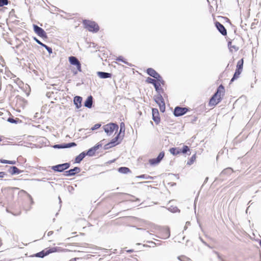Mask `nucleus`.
Wrapping results in <instances>:
<instances>
[{
	"label": "nucleus",
	"mask_w": 261,
	"mask_h": 261,
	"mask_svg": "<svg viewBox=\"0 0 261 261\" xmlns=\"http://www.w3.org/2000/svg\"><path fill=\"white\" fill-rule=\"evenodd\" d=\"M225 94L224 87L221 84L217 88L216 92L210 98L209 101L210 106H215L222 99Z\"/></svg>",
	"instance_id": "f257e3e1"
},
{
	"label": "nucleus",
	"mask_w": 261,
	"mask_h": 261,
	"mask_svg": "<svg viewBox=\"0 0 261 261\" xmlns=\"http://www.w3.org/2000/svg\"><path fill=\"white\" fill-rule=\"evenodd\" d=\"M83 23L89 32L97 33L99 30L98 24L95 21L85 19L83 21Z\"/></svg>",
	"instance_id": "f03ea898"
},
{
	"label": "nucleus",
	"mask_w": 261,
	"mask_h": 261,
	"mask_svg": "<svg viewBox=\"0 0 261 261\" xmlns=\"http://www.w3.org/2000/svg\"><path fill=\"white\" fill-rule=\"evenodd\" d=\"M105 132L108 136L112 134L115 130H117L119 128L118 125L116 123H110L103 126Z\"/></svg>",
	"instance_id": "7ed1b4c3"
},
{
	"label": "nucleus",
	"mask_w": 261,
	"mask_h": 261,
	"mask_svg": "<svg viewBox=\"0 0 261 261\" xmlns=\"http://www.w3.org/2000/svg\"><path fill=\"white\" fill-rule=\"evenodd\" d=\"M70 166L69 163L58 164L51 167V169L55 172H62L64 170L68 169Z\"/></svg>",
	"instance_id": "20e7f679"
},
{
	"label": "nucleus",
	"mask_w": 261,
	"mask_h": 261,
	"mask_svg": "<svg viewBox=\"0 0 261 261\" xmlns=\"http://www.w3.org/2000/svg\"><path fill=\"white\" fill-rule=\"evenodd\" d=\"M189 110L188 108L177 106L174 108L173 114L175 117H179L185 115Z\"/></svg>",
	"instance_id": "39448f33"
},
{
	"label": "nucleus",
	"mask_w": 261,
	"mask_h": 261,
	"mask_svg": "<svg viewBox=\"0 0 261 261\" xmlns=\"http://www.w3.org/2000/svg\"><path fill=\"white\" fill-rule=\"evenodd\" d=\"M68 60L71 65L76 66L78 71H82L81 64L76 57L74 56H70L69 57Z\"/></svg>",
	"instance_id": "423d86ee"
},
{
	"label": "nucleus",
	"mask_w": 261,
	"mask_h": 261,
	"mask_svg": "<svg viewBox=\"0 0 261 261\" xmlns=\"http://www.w3.org/2000/svg\"><path fill=\"white\" fill-rule=\"evenodd\" d=\"M33 29L35 33L39 37L44 39H46L47 38L46 33L42 28L38 27L36 24H33Z\"/></svg>",
	"instance_id": "0eeeda50"
},
{
	"label": "nucleus",
	"mask_w": 261,
	"mask_h": 261,
	"mask_svg": "<svg viewBox=\"0 0 261 261\" xmlns=\"http://www.w3.org/2000/svg\"><path fill=\"white\" fill-rule=\"evenodd\" d=\"M15 103L17 108H24L25 106L26 100L24 98L20 96H17L15 97Z\"/></svg>",
	"instance_id": "6e6552de"
},
{
	"label": "nucleus",
	"mask_w": 261,
	"mask_h": 261,
	"mask_svg": "<svg viewBox=\"0 0 261 261\" xmlns=\"http://www.w3.org/2000/svg\"><path fill=\"white\" fill-rule=\"evenodd\" d=\"M81 168L79 167H75L73 169L66 171L64 175L67 176H72L81 172Z\"/></svg>",
	"instance_id": "1a4fd4ad"
},
{
	"label": "nucleus",
	"mask_w": 261,
	"mask_h": 261,
	"mask_svg": "<svg viewBox=\"0 0 261 261\" xmlns=\"http://www.w3.org/2000/svg\"><path fill=\"white\" fill-rule=\"evenodd\" d=\"M152 115L153 120L156 124H158L160 122L161 119L158 109H152Z\"/></svg>",
	"instance_id": "9d476101"
},
{
	"label": "nucleus",
	"mask_w": 261,
	"mask_h": 261,
	"mask_svg": "<svg viewBox=\"0 0 261 261\" xmlns=\"http://www.w3.org/2000/svg\"><path fill=\"white\" fill-rule=\"evenodd\" d=\"M215 26L219 32L223 35L226 36L227 35V31L224 26L218 21L215 22Z\"/></svg>",
	"instance_id": "9b49d317"
},
{
	"label": "nucleus",
	"mask_w": 261,
	"mask_h": 261,
	"mask_svg": "<svg viewBox=\"0 0 261 261\" xmlns=\"http://www.w3.org/2000/svg\"><path fill=\"white\" fill-rule=\"evenodd\" d=\"M8 172L11 175L19 174L22 172V171L19 170L16 166H10L8 169Z\"/></svg>",
	"instance_id": "f8f14e48"
},
{
	"label": "nucleus",
	"mask_w": 261,
	"mask_h": 261,
	"mask_svg": "<svg viewBox=\"0 0 261 261\" xmlns=\"http://www.w3.org/2000/svg\"><path fill=\"white\" fill-rule=\"evenodd\" d=\"M82 97L80 96H76L74 97L73 102L77 109H79L82 106Z\"/></svg>",
	"instance_id": "ddd939ff"
},
{
	"label": "nucleus",
	"mask_w": 261,
	"mask_h": 261,
	"mask_svg": "<svg viewBox=\"0 0 261 261\" xmlns=\"http://www.w3.org/2000/svg\"><path fill=\"white\" fill-rule=\"evenodd\" d=\"M93 105V97L91 95L89 96L84 102V106L89 109L92 108Z\"/></svg>",
	"instance_id": "4468645a"
},
{
	"label": "nucleus",
	"mask_w": 261,
	"mask_h": 261,
	"mask_svg": "<svg viewBox=\"0 0 261 261\" xmlns=\"http://www.w3.org/2000/svg\"><path fill=\"white\" fill-rule=\"evenodd\" d=\"M97 75L101 79H107L112 77L111 73L102 71L97 72Z\"/></svg>",
	"instance_id": "2eb2a0df"
},
{
	"label": "nucleus",
	"mask_w": 261,
	"mask_h": 261,
	"mask_svg": "<svg viewBox=\"0 0 261 261\" xmlns=\"http://www.w3.org/2000/svg\"><path fill=\"white\" fill-rule=\"evenodd\" d=\"M146 72L149 76L153 77L154 79H155L159 74L152 68H148L146 70Z\"/></svg>",
	"instance_id": "dca6fc26"
},
{
	"label": "nucleus",
	"mask_w": 261,
	"mask_h": 261,
	"mask_svg": "<svg viewBox=\"0 0 261 261\" xmlns=\"http://www.w3.org/2000/svg\"><path fill=\"white\" fill-rule=\"evenodd\" d=\"M154 99L155 102L158 105H159V104H162L163 102H164V98L161 93H159L156 95L154 96Z\"/></svg>",
	"instance_id": "f3484780"
},
{
	"label": "nucleus",
	"mask_w": 261,
	"mask_h": 261,
	"mask_svg": "<svg viewBox=\"0 0 261 261\" xmlns=\"http://www.w3.org/2000/svg\"><path fill=\"white\" fill-rule=\"evenodd\" d=\"M162 233L163 236L162 237L163 239H167L169 238L170 236L169 228L168 227L163 228L162 230Z\"/></svg>",
	"instance_id": "a211bd4d"
},
{
	"label": "nucleus",
	"mask_w": 261,
	"mask_h": 261,
	"mask_svg": "<svg viewBox=\"0 0 261 261\" xmlns=\"http://www.w3.org/2000/svg\"><path fill=\"white\" fill-rule=\"evenodd\" d=\"M86 156L85 152L83 151L79 155L76 156L75 159V163H80Z\"/></svg>",
	"instance_id": "6ab92c4d"
},
{
	"label": "nucleus",
	"mask_w": 261,
	"mask_h": 261,
	"mask_svg": "<svg viewBox=\"0 0 261 261\" xmlns=\"http://www.w3.org/2000/svg\"><path fill=\"white\" fill-rule=\"evenodd\" d=\"M47 255V252L46 250H43L42 251L38 252L37 253L34 254L32 256V257H40L43 258L44 256Z\"/></svg>",
	"instance_id": "aec40b11"
},
{
	"label": "nucleus",
	"mask_w": 261,
	"mask_h": 261,
	"mask_svg": "<svg viewBox=\"0 0 261 261\" xmlns=\"http://www.w3.org/2000/svg\"><path fill=\"white\" fill-rule=\"evenodd\" d=\"M47 252V255H48L50 253L56 252H60L62 251V249L60 247H52L50 248L47 250H46Z\"/></svg>",
	"instance_id": "412c9836"
},
{
	"label": "nucleus",
	"mask_w": 261,
	"mask_h": 261,
	"mask_svg": "<svg viewBox=\"0 0 261 261\" xmlns=\"http://www.w3.org/2000/svg\"><path fill=\"white\" fill-rule=\"evenodd\" d=\"M233 172V169L230 167H228L224 169L220 173V175L222 176L223 175H230Z\"/></svg>",
	"instance_id": "4be33fe9"
},
{
	"label": "nucleus",
	"mask_w": 261,
	"mask_h": 261,
	"mask_svg": "<svg viewBox=\"0 0 261 261\" xmlns=\"http://www.w3.org/2000/svg\"><path fill=\"white\" fill-rule=\"evenodd\" d=\"M155 91L157 92L158 94L160 93L161 92H163L164 90L162 88H160L161 86V83H156L153 85Z\"/></svg>",
	"instance_id": "5701e85b"
},
{
	"label": "nucleus",
	"mask_w": 261,
	"mask_h": 261,
	"mask_svg": "<svg viewBox=\"0 0 261 261\" xmlns=\"http://www.w3.org/2000/svg\"><path fill=\"white\" fill-rule=\"evenodd\" d=\"M169 151L173 155H177L180 153V148L178 147L171 148Z\"/></svg>",
	"instance_id": "b1692460"
},
{
	"label": "nucleus",
	"mask_w": 261,
	"mask_h": 261,
	"mask_svg": "<svg viewBox=\"0 0 261 261\" xmlns=\"http://www.w3.org/2000/svg\"><path fill=\"white\" fill-rule=\"evenodd\" d=\"M119 139V138L118 137V136H116L109 142V144H111V146H115L116 145L120 143V142H118Z\"/></svg>",
	"instance_id": "393cba45"
},
{
	"label": "nucleus",
	"mask_w": 261,
	"mask_h": 261,
	"mask_svg": "<svg viewBox=\"0 0 261 261\" xmlns=\"http://www.w3.org/2000/svg\"><path fill=\"white\" fill-rule=\"evenodd\" d=\"M118 171L121 173L126 174L128 172H131L130 170L126 167H121L118 168Z\"/></svg>",
	"instance_id": "a878e982"
},
{
	"label": "nucleus",
	"mask_w": 261,
	"mask_h": 261,
	"mask_svg": "<svg viewBox=\"0 0 261 261\" xmlns=\"http://www.w3.org/2000/svg\"><path fill=\"white\" fill-rule=\"evenodd\" d=\"M241 72L242 71H241L236 70L235 72L233 75V77H232L230 81V84L232 83L234 80H237L238 78H239Z\"/></svg>",
	"instance_id": "bb28decb"
},
{
	"label": "nucleus",
	"mask_w": 261,
	"mask_h": 261,
	"mask_svg": "<svg viewBox=\"0 0 261 261\" xmlns=\"http://www.w3.org/2000/svg\"><path fill=\"white\" fill-rule=\"evenodd\" d=\"M243 63H244L243 59H242L240 60L237 63V68L236 70L242 71L243 67Z\"/></svg>",
	"instance_id": "cd10ccee"
},
{
	"label": "nucleus",
	"mask_w": 261,
	"mask_h": 261,
	"mask_svg": "<svg viewBox=\"0 0 261 261\" xmlns=\"http://www.w3.org/2000/svg\"><path fill=\"white\" fill-rule=\"evenodd\" d=\"M95 150L94 149L93 147L90 148L86 152H85L86 155H88L89 156H92L94 155Z\"/></svg>",
	"instance_id": "c85d7f7f"
},
{
	"label": "nucleus",
	"mask_w": 261,
	"mask_h": 261,
	"mask_svg": "<svg viewBox=\"0 0 261 261\" xmlns=\"http://www.w3.org/2000/svg\"><path fill=\"white\" fill-rule=\"evenodd\" d=\"M180 153H182L184 154L188 153V152H190V148L187 145H184L181 149L180 148Z\"/></svg>",
	"instance_id": "c756f323"
},
{
	"label": "nucleus",
	"mask_w": 261,
	"mask_h": 261,
	"mask_svg": "<svg viewBox=\"0 0 261 261\" xmlns=\"http://www.w3.org/2000/svg\"><path fill=\"white\" fill-rule=\"evenodd\" d=\"M196 158V154L195 153L193 154L190 158V160L188 161L187 165H191L193 164V163L195 161Z\"/></svg>",
	"instance_id": "7c9ffc66"
},
{
	"label": "nucleus",
	"mask_w": 261,
	"mask_h": 261,
	"mask_svg": "<svg viewBox=\"0 0 261 261\" xmlns=\"http://www.w3.org/2000/svg\"><path fill=\"white\" fill-rule=\"evenodd\" d=\"M157 83H161V85H164L165 84V81L163 80L162 76L160 74L158 75V76L155 78Z\"/></svg>",
	"instance_id": "2f4dec72"
},
{
	"label": "nucleus",
	"mask_w": 261,
	"mask_h": 261,
	"mask_svg": "<svg viewBox=\"0 0 261 261\" xmlns=\"http://www.w3.org/2000/svg\"><path fill=\"white\" fill-rule=\"evenodd\" d=\"M136 177L138 178H142V179H153V177L150 176L148 175H146V174H142V175H141L139 176H136Z\"/></svg>",
	"instance_id": "473e14b6"
},
{
	"label": "nucleus",
	"mask_w": 261,
	"mask_h": 261,
	"mask_svg": "<svg viewBox=\"0 0 261 261\" xmlns=\"http://www.w3.org/2000/svg\"><path fill=\"white\" fill-rule=\"evenodd\" d=\"M116 60L118 61H121L129 66H132V64L130 63H129L128 62L126 61L122 56H119L117 57Z\"/></svg>",
	"instance_id": "72a5a7b5"
},
{
	"label": "nucleus",
	"mask_w": 261,
	"mask_h": 261,
	"mask_svg": "<svg viewBox=\"0 0 261 261\" xmlns=\"http://www.w3.org/2000/svg\"><path fill=\"white\" fill-rule=\"evenodd\" d=\"M149 163L151 165H155L156 164H158L160 163V162L158 161L157 158L154 159H151L149 160Z\"/></svg>",
	"instance_id": "f704fd0d"
},
{
	"label": "nucleus",
	"mask_w": 261,
	"mask_h": 261,
	"mask_svg": "<svg viewBox=\"0 0 261 261\" xmlns=\"http://www.w3.org/2000/svg\"><path fill=\"white\" fill-rule=\"evenodd\" d=\"M228 47L229 48V49H230V51H232V48H233L234 49V50L236 51L238 50L239 49V48L238 47H237L235 45H231V41H229L228 42Z\"/></svg>",
	"instance_id": "c9c22d12"
},
{
	"label": "nucleus",
	"mask_w": 261,
	"mask_h": 261,
	"mask_svg": "<svg viewBox=\"0 0 261 261\" xmlns=\"http://www.w3.org/2000/svg\"><path fill=\"white\" fill-rule=\"evenodd\" d=\"M76 146V144L75 142H70L68 143H64L65 148H70Z\"/></svg>",
	"instance_id": "e433bc0d"
},
{
	"label": "nucleus",
	"mask_w": 261,
	"mask_h": 261,
	"mask_svg": "<svg viewBox=\"0 0 261 261\" xmlns=\"http://www.w3.org/2000/svg\"><path fill=\"white\" fill-rule=\"evenodd\" d=\"M156 80L155 79H152L150 77H148L146 80V82L149 84H152V85L156 83Z\"/></svg>",
	"instance_id": "4c0bfd02"
},
{
	"label": "nucleus",
	"mask_w": 261,
	"mask_h": 261,
	"mask_svg": "<svg viewBox=\"0 0 261 261\" xmlns=\"http://www.w3.org/2000/svg\"><path fill=\"white\" fill-rule=\"evenodd\" d=\"M9 2V0H0V7L7 5Z\"/></svg>",
	"instance_id": "58836bf2"
},
{
	"label": "nucleus",
	"mask_w": 261,
	"mask_h": 261,
	"mask_svg": "<svg viewBox=\"0 0 261 261\" xmlns=\"http://www.w3.org/2000/svg\"><path fill=\"white\" fill-rule=\"evenodd\" d=\"M164 155H165V153H164V151H162L159 153V154L157 156V159L160 162L162 160Z\"/></svg>",
	"instance_id": "ea45409f"
},
{
	"label": "nucleus",
	"mask_w": 261,
	"mask_h": 261,
	"mask_svg": "<svg viewBox=\"0 0 261 261\" xmlns=\"http://www.w3.org/2000/svg\"><path fill=\"white\" fill-rule=\"evenodd\" d=\"M164 155H165V153H164V151H162L159 153V154L157 156V159L160 162L162 160Z\"/></svg>",
	"instance_id": "a19ab883"
},
{
	"label": "nucleus",
	"mask_w": 261,
	"mask_h": 261,
	"mask_svg": "<svg viewBox=\"0 0 261 261\" xmlns=\"http://www.w3.org/2000/svg\"><path fill=\"white\" fill-rule=\"evenodd\" d=\"M160 107V111L162 113H164L165 111V102H163L162 104H159V105Z\"/></svg>",
	"instance_id": "79ce46f5"
},
{
	"label": "nucleus",
	"mask_w": 261,
	"mask_h": 261,
	"mask_svg": "<svg viewBox=\"0 0 261 261\" xmlns=\"http://www.w3.org/2000/svg\"><path fill=\"white\" fill-rule=\"evenodd\" d=\"M125 129V128H120L119 133L117 134V136H118V137L120 138L121 134L122 133V138H123L124 135Z\"/></svg>",
	"instance_id": "37998d69"
},
{
	"label": "nucleus",
	"mask_w": 261,
	"mask_h": 261,
	"mask_svg": "<svg viewBox=\"0 0 261 261\" xmlns=\"http://www.w3.org/2000/svg\"><path fill=\"white\" fill-rule=\"evenodd\" d=\"M64 146V143L61 144H56L53 146V147L54 148H58V149L65 148V146Z\"/></svg>",
	"instance_id": "c03bdc74"
},
{
	"label": "nucleus",
	"mask_w": 261,
	"mask_h": 261,
	"mask_svg": "<svg viewBox=\"0 0 261 261\" xmlns=\"http://www.w3.org/2000/svg\"><path fill=\"white\" fill-rule=\"evenodd\" d=\"M7 120L9 122L11 123H17V120L12 117H9Z\"/></svg>",
	"instance_id": "a18cd8bd"
},
{
	"label": "nucleus",
	"mask_w": 261,
	"mask_h": 261,
	"mask_svg": "<svg viewBox=\"0 0 261 261\" xmlns=\"http://www.w3.org/2000/svg\"><path fill=\"white\" fill-rule=\"evenodd\" d=\"M169 210L172 213H175L177 212H179V210L177 207H173L172 208H169Z\"/></svg>",
	"instance_id": "49530a36"
},
{
	"label": "nucleus",
	"mask_w": 261,
	"mask_h": 261,
	"mask_svg": "<svg viewBox=\"0 0 261 261\" xmlns=\"http://www.w3.org/2000/svg\"><path fill=\"white\" fill-rule=\"evenodd\" d=\"M177 258L178 260L181 261H186V259H188L184 255L179 256L177 257Z\"/></svg>",
	"instance_id": "de8ad7c7"
},
{
	"label": "nucleus",
	"mask_w": 261,
	"mask_h": 261,
	"mask_svg": "<svg viewBox=\"0 0 261 261\" xmlns=\"http://www.w3.org/2000/svg\"><path fill=\"white\" fill-rule=\"evenodd\" d=\"M101 126V124H99V123H97L96 124H95L92 128H91V129L92 130H96L98 128H99Z\"/></svg>",
	"instance_id": "09e8293b"
},
{
	"label": "nucleus",
	"mask_w": 261,
	"mask_h": 261,
	"mask_svg": "<svg viewBox=\"0 0 261 261\" xmlns=\"http://www.w3.org/2000/svg\"><path fill=\"white\" fill-rule=\"evenodd\" d=\"M45 48L46 49V50L48 51V53H49V54H51L52 53H53V50H52V48L51 47H50L49 46H46L45 47Z\"/></svg>",
	"instance_id": "8fccbe9b"
},
{
	"label": "nucleus",
	"mask_w": 261,
	"mask_h": 261,
	"mask_svg": "<svg viewBox=\"0 0 261 261\" xmlns=\"http://www.w3.org/2000/svg\"><path fill=\"white\" fill-rule=\"evenodd\" d=\"M113 147V146H111V144H109V143L106 144L105 146H104V149L105 150H107V149H109Z\"/></svg>",
	"instance_id": "3c124183"
},
{
	"label": "nucleus",
	"mask_w": 261,
	"mask_h": 261,
	"mask_svg": "<svg viewBox=\"0 0 261 261\" xmlns=\"http://www.w3.org/2000/svg\"><path fill=\"white\" fill-rule=\"evenodd\" d=\"M102 146V144H100V143H98L97 144H96V145H95L93 147V148H94V149L96 151L98 149H99V148L100 147H101Z\"/></svg>",
	"instance_id": "603ef678"
},
{
	"label": "nucleus",
	"mask_w": 261,
	"mask_h": 261,
	"mask_svg": "<svg viewBox=\"0 0 261 261\" xmlns=\"http://www.w3.org/2000/svg\"><path fill=\"white\" fill-rule=\"evenodd\" d=\"M9 160H4V159H1L0 160V163L2 164H8Z\"/></svg>",
	"instance_id": "864d4df0"
},
{
	"label": "nucleus",
	"mask_w": 261,
	"mask_h": 261,
	"mask_svg": "<svg viewBox=\"0 0 261 261\" xmlns=\"http://www.w3.org/2000/svg\"><path fill=\"white\" fill-rule=\"evenodd\" d=\"M7 174L5 172H0V178L4 177Z\"/></svg>",
	"instance_id": "5fc2aeb1"
},
{
	"label": "nucleus",
	"mask_w": 261,
	"mask_h": 261,
	"mask_svg": "<svg viewBox=\"0 0 261 261\" xmlns=\"http://www.w3.org/2000/svg\"><path fill=\"white\" fill-rule=\"evenodd\" d=\"M33 39L38 44H39L40 43H41V41L40 40H39L36 37H33Z\"/></svg>",
	"instance_id": "6e6d98bb"
},
{
	"label": "nucleus",
	"mask_w": 261,
	"mask_h": 261,
	"mask_svg": "<svg viewBox=\"0 0 261 261\" xmlns=\"http://www.w3.org/2000/svg\"><path fill=\"white\" fill-rule=\"evenodd\" d=\"M15 164H16L15 161H9V160L8 164L14 165Z\"/></svg>",
	"instance_id": "4d7b16f0"
},
{
	"label": "nucleus",
	"mask_w": 261,
	"mask_h": 261,
	"mask_svg": "<svg viewBox=\"0 0 261 261\" xmlns=\"http://www.w3.org/2000/svg\"><path fill=\"white\" fill-rule=\"evenodd\" d=\"M120 128H125V124L123 122H121L120 125Z\"/></svg>",
	"instance_id": "13d9d810"
},
{
	"label": "nucleus",
	"mask_w": 261,
	"mask_h": 261,
	"mask_svg": "<svg viewBox=\"0 0 261 261\" xmlns=\"http://www.w3.org/2000/svg\"><path fill=\"white\" fill-rule=\"evenodd\" d=\"M54 233V231H49V232H48L47 233V236H50L51 235H52Z\"/></svg>",
	"instance_id": "bf43d9fd"
},
{
	"label": "nucleus",
	"mask_w": 261,
	"mask_h": 261,
	"mask_svg": "<svg viewBox=\"0 0 261 261\" xmlns=\"http://www.w3.org/2000/svg\"><path fill=\"white\" fill-rule=\"evenodd\" d=\"M39 45H41L42 47H44L47 46L46 44L41 42V43L39 44Z\"/></svg>",
	"instance_id": "052dcab7"
},
{
	"label": "nucleus",
	"mask_w": 261,
	"mask_h": 261,
	"mask_svg": "<svg viewBox=\"0 0 261 261\" xmlns=\"http://www.w3.org/2000/svg\"><path fill=\"white\" fill-rule=\"evenodd\" d=\"M199 239L200 240H201V241L205 245H206V243L203 240V239L201 238V237H199Z\"/></svg>",
	"instance_id": "680f3d73"
},
{
	"label": "nucleus",
	"mask_w": 261,
	"mask_h": 261,
	"mask_svg": "<svg viewBox=\"0 0 261 261\" xmlns=\"http://www.w3.org/2000/svg\"><path fill=\"white\" fill-rule=\"evenodd\" d=\"M77 259H79V258H73L71 259L69 261H76Z\"/></svg>",
	"instance_id": "e2e57ef3"
},
{
	"label": "nucleus",
	"mask_w": 261,
	"mask_h": 261,
	"mask_svg": "<svg viewBox=\"0 0 261 261\" xmlns=\"http://www.w3.org/2000/svg\"><path fill=\"white\" fill-rule=\"evenodd\" d=\"M133 251H134V250H132V249L127 250V252H129V253L133 252Z\"/></svg>",
	"instance_id": "0e129e2a"
},
{
	"label": "nucleus",
	"mask_w": 261,
	"mask_h": 261,
	"mask_svg": "<svg viewBox=\"0 0 261 261\" xmlns=\"http://www.w3.org/2000/svg\"><path fill=\"white\" fill-rule=\"evenodd\" d=\"M186 225H187V226H188V225H190V222H189V221H187V222L186 223Z\"/></svg>",
	"instance_id": "69168bd1"
},
{
	"label": "nucleus",
	"mask_w": 261,
	"mask_h": 261,
	"mask_svg": "<svg viewBox=\"0 0 261 261\" xmlns=\"http://www.w3.org/2000/svg\"><path fill=\"white\" fill-rule=\"evenodd\" d=\"M187 227H188V226L187 225H185V227H184V229L185 230H186L187 229Z\"/></svg>",
	"instance_id": "338daca9"
},
{
	"label": "nucleus",
	"mask_w": 261,
	"mask_h": 261,
	"mask_svg": "<svg viewBox=\"0 0 261 261\" xmlns=\"http://www.w3.org/2000/svg\"><path fill=\"white\" fill-rule=\"evenodd\" d=\"M259 245H260V246L261 247V240L259 241Z\"/></svg>",
	"instance_id": "774afa93"
}]
</instances>
